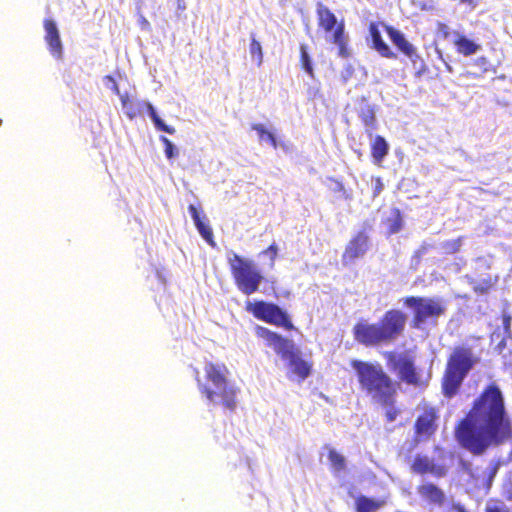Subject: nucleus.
<instances>
[{"instance_id": "obj_1", "label": "nucleus", "mask_w": 512, "mask_h": 512, "mask_svg": "<svg viewBox=\"0 0 512 512\" xmlns=\"http://www.w3.org/2000/svg\"><path fill=\"white\" fill-rule=\"evenodd\" d=\"M454 437L459 446L475 456L490 447L512 443V419L500 388L487 385L469 411L456 423Z\"/></svg>"}, {"instance_id": "obj_2", "label": "nucleus", "mask_w": 512, "mask_h": 512, "mask_svg": "<svg viewBox=\"0 0 512 512\" xmlns=\"http://www.w3.org/2000/svg\"><path fill=\"white\" fill-rule=\"evenodd\" d=\"M355 370L362 392L376 404L386 407L385 419L393 422L401 414L396 407L399 383L391 378L379 363L354 359L350 362Z\"/></svg>"}, {"instance_id": "obj_3", "label": "nucleus", "mask_w": 512, "mask_h": 512, "mask_svg": "<svg viewBox=\"0 0 512 512\" xmlns=\"http://www.w3.org/2000/svg\"><path fill=\"white\" fill-rule=\"evenodd\" d=\"M407 315L400 309L387 310L378 322L366 319L358 320L352 334L355 342L365 347H377L390 344L398 339L405 331Z\"/></svg>"}, {"instance_id": "obj_4", "label": "nucleus", "mask_w": 512, "mask_h": 512, "mask_svg": "<svg viewBox=\"0 0 512 512\" xmlns=\"http://www.w3.org/2000/svg\"><path fill=\"white\" fill-rule=\"evenodd\" d=\"M254 331L257 338L262 339L267 347L272 348L282 360L287 362L291 372L300 381L311 374L312 363L302 358L301 351L292 340L261 325H256Z\"/></svg>"}, {"instance_id": "obj_5", "label": "nucleus", "mask_w": 512, "mask_h": 512, "mask_svg": "<svg viewBox=\"0 0 512 512\" xmlns=\"http://www.w3.org/2000/svg\"><path fill=\"white\" fill-rule=\"evenodd\" d=\"M477 361L470 347H454L441 379L442 394L446 398L451 399L458 394L464 379Z\"/></svg>"}, {"instance_id": "obj_6", "label": "nucleus", "mask_w": 512, "mask_h": 512, "mask_svg": "<svg viewBox=\"0 0 512 512\" xmlns=\"http://www.w3.org/2000/svg\"><path fill=\"white\" fill-rule=\"evenodd\" d=\"M228 265L234 283L240 292L251 295L259 290L264 277L253 260L233 253L228 258Z\"/></svg>"}, {"instance_id": "obj_7", "label": "nucleus", "mask_w": 512, "mask_h": 512, "mask_svg": "<svg viewBox=\"0 0 512 512\" xmlns=\"http://www.w3.org/2000/svg\"><path fill=\"white\" fill-rule=\"evenodd\" d=\"M402 303L413 311L410 325L414 329L422 328L423 324L429 320L436 323L446 311L445 302L440 298L406 296L402 299Z\"/></svg>"}, {"instance_id": "obj_8", "label": "nucleus", "mask_w": 512, "mask_h": 512, "mask_svg": "<svg viewBox=\"0 0 512 512\" xmlns=\"http://www.w3.org/2000/svg\"><path fill=\"white\" fill-rule=\"evenodd\" d=\"M245 310L256 319L283 328L286 331L296 329L288 312L273 302L264 300L247 301L245 303Z\"/></svg>"}, {"instance_id": "obj_9", "label": "nucleus", "mask_w": 512, "mask_h": 512, "mask_svg": "<svg viewBox=\"0 0 512 512\" xmlns=\"http://www.w3.org/2000/svg\"><path fill=\"white\" fill-rule=\"evenodd\" d=\"M318 26L326 34H331L329 41L338 46V54L341 57H348L347 36L345 34V24L343 21L337 22L335 14L326 6L318 4L317 10Z\"/></svg>"}, {"instance_id": "obj_10", "label": "nucleus", "mask_w": 512, "mask_h": 512, "mask_svg": "<svg viewBox=\"0 0 512 512\" xmlns=\"http://www.w3.org/2000/svg\"><path fill=\"white\" fill-rule=\"evenodd\" d=\"M383 356L390 370L395 372L402 382L414 387H421L425 384L412 356L407 353L397 354L394 351H386Z\"/></svg>"}, {"instance_id": "obj_11", "label": "nucleus", "mask_w": 512, "mask_h": 512, "mask_svg": "<svg viewBox=\"0 0 512 512\" xmlns=\"http://www.w3.org/2000/svg\"><path fill=\"white\" fill-rule=\"evenodd\" d=\"M197 385L200 393L212 404H219L229 412H234L237 408V395L239 388L227 380L214 387L204 385L203 382L197 378Z\"/></svg>"}, {"instance_id": "obj_12", "label": "nucleus", "mask_w": 512, "mask_h": 512, "mask_svg": "<svg viewBox=\"0 0 512 512\" xmlns=\"http://www.w3.org/2000/svg\"><path fill=\"white\" fill-rule=\"evenodd\" d=\"M418 415L414 422V441L416 443L428 441L433 438L438 430L440 419L439 409L428 403H422L418 407Z\"/></svg>"}, {"instance_id": "obj_13", "label": "nucleus", "mask_w": 512, "mask_h": 512, "mask_svg": "<svg viewBox=\"0 0 512 512\" xmlns=\"http://www.w3.org/2000/svg\"><path fill=\"white\" fill-rule=\"evenodd\" d=\"M120 101L124 114L129 120L140 117L143 114V111L147 110L157 130L166 132L168 134H174L176 132L174 127L164 123L150 102L135 99L128 93L120 95Z\"/></svg>"}, {"instance_id": "obj_14", "label": "nucleus", "mask_w": 512, "mask_h": 512, "mask_svg": "<svg viewBox=\"0 0 512 512\" xmlns=\"http://www.w3.org/2000/svg\"><path fill=\"white\" fill-rule=\"evenodd\" d=\"M369 248V236L365 231L357 232L347 243L341 260L344 265L363 257Z\"/></svg>"}, {"instance_id": "obj_15", "label": "nucleus", "mask_w": 512, "mask_h": 512, "mask_svg": "<svg viewBox=\"0 0 512 512\" xmlns=\"http://www.w3.org/2000/svg\"><path fill=\"white\" fill-rule=\"evenodd\" d=\"M411 470L419 475L427 473L440 478L447 474V467L443 464H434L432 460L426 455H416L411 464Z\"/></svg>"}, {"instance_id": "obj_16", "label": "nucleus", "mask_w": 512, "mask_h": 512, "mask_svg": "<svg viewBox=\"0 0 512 512\" xmlns=\"http://www.w3.org/2000/svg\"><path fill=\"white\" fill-rule=\"evenodd\" d=\"M43 26L45 29L44 38L50 53L56 58H61L63 47L55 21L52 19H45Z\"/></svg>"}, {"instance_id": "obj_17", "label": "nucleus", "mask_w": 512, "mask_h": 512, "mask_svg": "<svg viewBox=\"0 0 512 512\" xmlns=\"http://www.w3.org/2000/svg\"><path fill=\"white\" fill-rule=\"evenodd\" d=\"M205 379L204 385L216 386L229 380V370L224 363L207 362L204 366Z\"/></svg>"}, {"instance_id": "obj_18", "label": "nucleus", "mask_w": 512, "mask_h": 512, "mask_svg": "<svg viewBox=\"0 0 512 512\" xmlns=\"http://www.w3.org/2000/svg\"><path fill=\"white\" fill-rule=\"evenodd\" d=\"M357 115L361 119L366 133L372 136V132L377 129V119L374 106L371 105L365 97L361 98V105L357 111Z\"/></svg>"}, {"instance_id": "obj_19", "label": "nucleus", "mask_w": 512, "mask_h": 512, "mask_svg": "<svg viewBox=\"0 0 512 512\" xmlns=\"http://www.w3.org/2000/svg\"><path fill=\"white\" fill-rule=\"evenodd\" d=\"M385 31L387 32L392 43L401 53L409 58L416 56V48L405 38V36L399 30L392 26L386 25Z\"/></svg>"}, {"instance_id": "obj_20", "label": "nucleus", "mask_w": 512, "mask_h": 512, "mask_svg": "<svg viewBox=\"0 0 512 512\" xmlns=\"http://www.w3.org/2000/svg\"><path fill=\"white\" fill-rule=\"evenodd\" d=\"M420 497L430 504L442 506L445 502V493L433 483H424L417 487Z\"/></svg>"}, {"instance_id": "obj_21", "label": "nucleus", "mask_w": 512, "mask_h": 512, "mask_svg": "<svg viewBox=\"0 0 512 512\" xmlns=\"http://www.w3.org/2000/svg\"><path fill=\"white\" fill-rule=\"evenodd\" d=\"M188 211L194 221V224H195L198 232L202 236V238L209 245L214 247L215 241H214L213 231H212V228L210 227V225L204 221L205 216L201 217L198 209L193 204H190L188 206Z\"/></svg>"}, {"instance_id": "obj_22", "label": "nucleus", "mask_w": 512, "mask_h": 512, "mask_svg": "<svg viewBox=\"0 0 512 512\" xmlns=\"http://www.w3.org/2000/svg\"><path fill=\"white\" fill-rule=\"evenodd\" d=\"M369 33L372 40V48L374 50H376L382 57L389 59L396 58V54L382 39L381 33L376 23L372 22L369 24Z\"/></svg>"}, {"instance_id": "obj_23", "label": "nucleus", "mask_w": 512, "mask_h": 512, "mask_svg": "<svg viewBox=\"0 0 512 512\" xmlns=\"http://www.w3.org/2000/svg\"><path fill=\"white\" fill-rule=\"evenodd\" d=\"M389 146L384 137L377 135L371 143V155L375 163H381L388 154Z\"/></svg>"}, {"instance_id": "obj_24", "label": "nucleus", "mask_w": 512, "mask_h": 512, "mask_svg": "<svg viewBox=\"0 0 512 512\" xmlns=\"http://www.w3.org/2000/svg\"><path fill=\"white\" fill-rule=\"evenodd\" d=\"M454 45L456 48V51L464 56H470L474 53H476L480 46L476 44L474 41L468 39L464 35H459L455 41Z\"/></svg>"}, {"instance_id": "obj_25", "label": "nucleus", "mask_w": 512, "mask_h": 512, "mask_svg": "<svg viewBox=\"0 0 512 512\" xmlns=\"http://www.w3.org/2000/svg\"><path fill=\"white\" fill-rule=\"evenodd\" d=\"M384 503L383 500H373L361 495L355 500V509L356 512H376Z\"/></svg>"}, {"instance_id": "obj_26", "label": "nucleus", "mask_w": 512, "mask_h": 512, "mask_svg": "<svg viewBox=\"0 0 512 512\" xmlns=\"http://www.w3.org/2000/svg\"><path fill=\"white\" fill-rule=\"evenodd\" d=\"M384 224L387 227L388 235H393L398 233L403 227V217L400 209L392 208L391 215L387 219H385Z\"/></svg>"}, {"instance_id": "obj_27", "label": "nucleus", "mask_w": 512, "mask_h": 512, "mask_svg": "<svg viewBox=\"0 0 512 512\" xmlns=\"http://www.w3.org/2000/svg\"><path fill=\"white\" fill-rule=\"evenodd\" d=\"M496 283L497 277L488 276L484 279L474 281L472 283V288L476 294L483 295L489 293L495 287Z\"/></svg>"}, {"instance_id": "obj_28", "label": "nucleus", "mask_w": 512, "mask_h": 512, "mask_svg": "<svg viewBox=\"0 0 512 512\" xmlns=\"http://www.w3.org/2000/svg\"><path fill=\"white\" fill-rule=\"evenodd\" d=\"M300 67L304 70L312 79L315 77L312 60L308 53V46L306 44H300Z\"/></svg>"}, {"instance_id": "obj_29", "label": "nucleus", "mask_w": 512, "mask_h": 512, "mask_svg": "<svg viewBox=\"0 0 512 512\" xmlns=\"http://www.w3.org/2000/svg\"><path fill=\"white\" fill-rule=\"evenodd\" d=\"M472 66L477 72H469L468 74L473 75L474 77H480L481 75L493 70L490 60L485 56H480L474 59Z\"/></svg>"}, {"instance_id": "obj_30", "label": "nucleus", "mask_w": 512, "mask_h": 512, "mask_svg": "<svg viewBox=\"0 0 512 512\" xmlns=\"http://www.w3.org/2000/svg\"><path fill=\"white\" fill-rule=\"evenodd\" d=\"M328 459L332 466V469L336 472H341L346 468V460L343 455L338 453L335 449H328Z\"/></svg>"}, {"instance_id": "obj_31", "label": "nucleus", "mask_w": 512, "mask_h": 512, "mask_svg": "<svg viewBox=\"0 0 512 512\" xmlns=\"http://www.w3.org/2000/svg\"><path fill=\"white\" fill-rule=\"evenodd\" d=\"M252 129L257 132L261 141L267 140L274 148L277 147V140L274 134L268 131L263 124L256 123L252 125Z\"/></svg>"}, {"instance_id": "obj_32", "label": "nucleus", "mask_w": 512, "mask_h": 512, "mask_svg": "<svg viewBox=\"0 0 512 512\" xmlns=\"http://www.w3.org/2000/svg\"><path fill=\"white\" fill-rule=\"evenodd\" d=\"M484 512H512L505 502L498 498H491L486 502Z\"/></svg>"}, {"instance_id": "obj_33", "label": "nucleus", "mask_w": 512, "mask_h": 512, "mask_svg": "<svg viewBox=\"0 0 512 512\" xmlns=\"http://www.w3.org/2000/svg\"><path fill=\"white\" fill-rule=\"evenodd\" d=\"M250 54L254 59H256L257 65L260 66L263 61V52L260 42L255 38L251 39Z\"/></svg>"}, {"instance_id": "obj_34", "label": "nucleus", "mask_w": 512, "mask_h": 512, "mask_svg": "<svg viewBox=\"0 0 512 512\" xmlns=\"http://www.w3.org/2000/svg\"><path fill=\"white\" fill-rule=\"evenodd\" d=\"M159 139L164 146V153L168 159H173L178 156L179 151L166 136H160Z\"/></svg>"}, {"instance_id": "obj_35", "label": "nucleus", "mask_w": 512, "mask_h": 512, "mask_svg": "<svg viewBox=\"0 0 512 512\" xmlns=\"http://www.w3.org/2000/svg\"><path fill=\"white\" fill-rule=\"evenodd\" d=\"M463 237H458L457 239L448 240L443 243V249L446 254H456L460 251L462 246Z\"/></svg>"}, {"instance_id": "obj_36", "label": "nucleus", "mask_w": 512, "mask_h": 512, "mask_svg": "<svg viewBox=\"0 0 512 512\" xmlns=\"http://www.w3.org/2000/svg\"><path fill=\"white\" fill-rule=\"evenodd\" d=\"M431 248V245L427 244V243H423L420 245V247L415 250L412 258L413 260L415 261L416 264H419L422 260V257L425 253H427V251Z\"/></svg>"}, {"instance_id": "obj_37", "label": "nucleus", "mask_w": 512, "mask_h": 512, "mask_svg": "<svg viewBox=\"0 0 512 512\" xmlns=\"http://www.w3.org/2000/svg\"><path fill=\"white\" fill-rule=\"evenodd\" d=\"M263 254H266L269 256L270 260H271V265L273 266L274 265V262L277 258V254H278V247L275 243H272L271 245L268 246V248L266 250H264L262 252Z\"/></svg>"}, {"instance_id": "obj_38", "label": "nucleus", "mask_w": 512, "mask_h": 512, "mask_svg": "<svg viewBox=\"0 0 512 512\" xmlns=\"http://www.w3.org/2000/svg\"><path fill=\"white\" fill-rule=\"evenodd\" d=\"M450 508H451V510L453 512H469L466 509V507L463 504L459 503V502L452 503Z\"/></svg>"}, {"instance_id": "obj_39", "label": "nucleus", "mask_w": 512, "mask_h": 512, "mask_svg": "<svg viewBox=\"0 0 512 512\" xmlns=\"http://www.w3.org/2000/svg\"><path fill=\"white\" fill-rule=\"evenodd\" d=\"M438 29L443 33L445 38L449 36V28L446 24L440 23Z\"/></svg>"}, {"instance_id": "obj_40", "label": "nucleus", "mask_w": 512, "mask_h": 512, "mask_svg": "<svg viewBox=\"0 0 512 512\" xmlns=\"http://www.w3.org/2000/svg\"><path fill=\"white\" fill-rule=\"evenodd\" d=\"M505 345H506V341H505V339H504V338H502V339H501V341H500V342L497 344V346H496V350H497V352H498V353H502V351H503V349H504Z\"/></svg>"}, {"instance_id": "obj_41", "label": "nucleus", "mask_w": 512, "mask_h": 512, "mask_svg": "<svg viewBox=\"0 0 512 512\" xmlns=\"http://www.w3.org/2000/svg\"><path fill=\"white\" fill-rule=\"evenodd\" d=\"M461 3L468 4L472 7L476 6V2L474 0H460Z\"/></svg>"}, {"instance_id": "obj_42", "label": "nucleus", "mask_w": 512, "mask_h": 512, "mask_svg": "<svg viewBox=\"0 0 512 512\" xmlns=\"http://www.w3.org/2000/svg\"><path fill=\"white\" fill-rule=\"evenodd\" d=\"M114 91L120 96V92H119V88H118V85L117 84H114V87H113Z\"/></svg>"}, {"instance_id": "obj_43", "label": "nucleus", "mask_w": 512, "mask_h": 512, "mask_svg": "<svg viewBox=\"0 0 512 512\" xmlns=\"http://www.w3.org/2000/svg\"><path fill=\"white\" fill-rule=\"evenodd\" d=\"M507 327L509 326V318L506 319Z\"/></svg>"}, {"instance_id": "obj_44", "label": "nucleus", "mask_w": 512, "mask_h": 512, "mask_svg": "<svg viewBox=\"0 0 512 512\" xmlns=\"http://www.w3.org/2000/svg\"><path fill=\"white\" fill-rule=\"evenodd\" d=\"M2 124V120L0 119V125Z\"/></svg>"}]
</instances>
